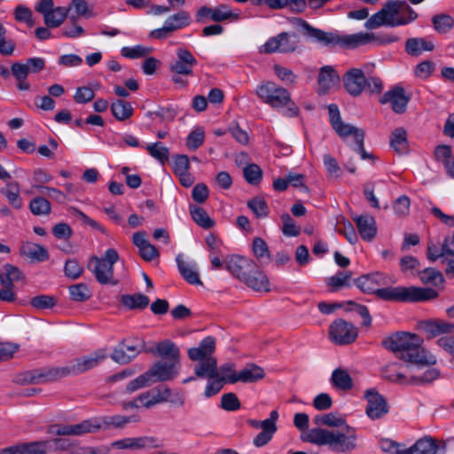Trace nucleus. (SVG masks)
Returning <instances> with one entry per match:
<instances>
[{"mask_svg":"<svg viewBox=\"0 0 454 454\" xmlns=\"http://www.w3.org/2000/svg\"><path fill=\"white\" fill-rule=\"evenodd\" d=\"M294 23L296 27L302 29L304 36L323 46L343 45L348 48L354 49L369 43L386 45L399 40L396 35L367 32H359L340 36L333 32H325L319 28H316L301 18L295 19Z\"/></svg>","mask_w":454,"mask_h":454,"instance_id":"obj_1","label":"nucleus"},{"mask_svg":"<svg viewBox=\"0 0 454 454\" xmlns=\"http://www.w3.org/2000/svg\"><path fill=\"white\" fill-rule=\"evenodd\" d=\"M151 51V48L140 44L133 47L125 46L121 50V53L123 57L132 59L146 57Z\"/></svg>","mask_w":454,"mask_h":454,"instance_id":"obj_55","label":"nucleus"},{"mask_svg":"<svg viewBox=\"0 0 454 454\" xmlns=\"http://www.w3.org/2000/svg\"><path fill=\"white\" fill-rule=\"evenodd\" d=\"M420 344L421 340L417 334L405 332L393 333L382 341L385 348L398 354V357L404 362L416 364L418 369L436 362L434 356L426 354Z\"/></svg>","mask_w":454,"mask_h":454,"instance_id":"obj_3","label":"nucleus"},{"mask_svg":"<svg viewBox=\"0 0 454 454\" xmlns=\"http://www.w3.org/2000/svg\"><path fill=\"white\" fill-rule=\"evenodd\" d=\"M256 95L263 103L274 108L286 107L285 114L286 116L294 117L299 113V108L292 101L288 90L275 82H262L257 87Z\"/></svg>","mask_w":454,"mask_h":454,"instance_id":"obj_7","label":"nucleus"},{"mask_svg":"<svg viewBox=\"0 0 454 454\" xmlns=\"http://www.w3.org/2000/svg\"><path fill=\"white\" fill-rule=\"evenodd\" d=\"M220 406L224 411H235L240 408V402L234 393H228L222 395Z\"/></svg>","mask_w":454,"mask_h":454,"instance_id":"obj_60","label":"nucleus"},{"mask_svg":"<svg viewBox=\"0 0 454 454\" xmlns=\"http://www.w3.org/2000/svg\"><path fill=\"white\" fill-rule=\"evenodd\" d=\"M340 77L333 66L319 69L317 84L319 93L325 94L340 82Z\"/></svg>","mask_w":454,"mask_h":454,"instance_id":"obj_25","label":"nucleus"},{"mask_svg":"<svg viewBox=\"0 0 454 454\" xmlns=\"http://www.w3.org/2000/svg\"><path fill=\"white\" fill-rule=\"evenodd\" d=\"M154 441L147 436L128 437L114 441L111 447L118 450H141L153 447Z\"/></svg>","mask_w":454,"mask_h":454,"instance_id":"obj_28","label":"nucleus"},{"mask_svg":"<svg viewBox=\"0 0 454 454\" xmlns=\"http://www.w3.org/2000/svg\"><path fill=\"white\" fill-rule=\"evenodd\" d=\"M215 349V339L212 336L204 338L196 348L188 349V356L191 360H202L215 358L212 354Z\"/></svg>","mask_w":454,"mask_h":454,"instance_id":"obj_27","label":"nucleus"},{"mask_svg":"<svg viewBox=\"0 0 454 454\" xmlns=\"http://www.w3.org/2000/svg\"><path fill=\"white\" fill-rule=\"evenodd\" d=\"M155 354L161 357V360L180 362V350L178 347L169 340L160 341L155 348Z\"/></svg>","mask_w":454,"mask_h":454,"instance_id":"obj_31","label":"nucleus"},{"mask_svg":"<svg viewBox=\"0 0 454 454\" xmlns=\"http://www.w3.org/2000/svg\"><path fill=\"white\" fill-rule=\"evenodd\" d=\"M404 5V2L389 0L385 5L379 11L385 21L387 22V27H398L403 26V22L398 21V14L400 11L403 9Z\"/></svg>","mask_w":454,"mask_h":454,"instance_id":"obj_29","label":"nucleus"},{"mask_svg":"<svg viewBox=\"0 0 454 454\" xmlns=\"http://www.w3.org/2000/svg\"><path fill=\"white\" fill-rule=\"evenodd\" d=\"M364 397L367 401L365 412L371 419H379L388 412V408L384 397L376 390H366Z\"/></svg>","mask_w":454,"mask_h":454,"instance_id":"obj_18","label":"nucleus"},{"mask_svg":"<svg viewBox=\"0 0 454 454\" xmlns=\"http://www.w3.org/2000/svg\"><path fill=\"white\" fill-rule=\"evenodd\" d=\"M314 423L317 426L342 427L346 424V421L334 413H326L317 415L314 418Z\"/></svg>","mask_w":454,"mask_h":454,"instance_id":"obj_52","label":"nucleus"},{"mask_svg":"<svg viewBox=\"0 0 454 454\" xmlns=\"http://www.w3.org/2000/svg\"><path fill=\"white\" fill-rule=\"evenodd\" d=\"M29 209L35 215H48L51 211V207L48 200L38 196L30 200Z\"/></svg>","mask_w":454,"mask_h":454,"instance_id":"obj_48","label":"nucleus"},{"mask_svg":"<svg viewBox=\"0 0 454 454\" xmlns=\"http://www.w3.org/2000/svg\"><path fill=\"white\" fill-rule=\"evenodd\" d=\"M253 252L258 260L269 261L270 254L266 242L261 238L253 240Z\"/></svg>","mask_w":454,"mask_h":454,"instance_id":"obj_58","label":"nucleus"},{"mask_svg":"<svg viewBox=\"0 0 454 454\" xmlns=\"http://www.w3.org/2000/svg\"><path fill=\"white\" fill-rule=\"evenodd\" d=\"M21 253L27 258L35 262H44L49 258V253L44 247L31 242H27L22 246Z\"/></svg>","mask_w":454,"mask_h":454,"instance_id":"obj_36","label":"nucleus"},{"mask_svg":"<svg viewBox=\"0 0 454 454\" xmlns=\"http://www.w3.org/2000/svg\"><path fill=\"white\" fill-rule=\"evenodd\" d=\"M65 275L72 279H77L83 272V268L75 259H68L64 267Z\"/></svg>","mask_w":454,"mask_h":454,"instance_id":"obj_64","label":"nucleus"},{"mask_svg":"<svg viewBox=\"0 0 454 454\" xmlns=\"http://www.w3.org/2000/svg\"><path fill=\"white\" fill-rule=\"evenodd\" d=\"M432 24L439 34H446L454 27V19L446 13H439L432 17Z\"/></svg>","mask_w":454,"mask_h":454,"instance_id":"obj_42","label":"nucleus"},{"mask_svg":"<svg viewBox=\"0 0 454 454\" xmlns=\"http://www.w3.org/2000/svg\"><path fill=\"white\" fill-rule=\"evenodd\" d=\"M176 263L181 276L191 285H202L195 264L184 262L181 255H177Z\"/></svg>","mask_w":454,"mask_h":454,"instance_id":"obj_35","label":"nucleus"},{"mask_svg":"<svg viewBox=\"0 0 454 454\" xmlns=\"http://www.w3.org/2000/svg\"><path fill=\"white\" fill-rule=\"evenodd\" d=\"M356 326L343 319L334 320L329 327V338L336 345L350 344L356 340Z\"/></svg>","mask_w":454,"mask_h":454,"instance_id":"obj_11","label":"nucleus"},{"mask_svg":"<svg viewBox=\"0 0 454 454\" xmlns=\"http://www.w3.org/2000/svg\"><path fill=\"white\" fill-rule=\"evenodd\" d=\"M283 222L282 232L288 237H296L300 234V228L295 224L294 221L288 214L281 215Z\"/></svg>","mask_w":454,"mask_h":454,"instance_id":"obj_61","label":"nucleus"},{"mask_svg":"<svg viewBox=\"0 0 454 454\" xmlns=\"http://www.w3.org/2000/svg\"><path fill=\"white\" fill-rule=\"evenodd\" d=\"M143 345L139 340H123L113 350L111 358L121 364L133 360L141 352Z\"/></svg>","mask_w":454,"mask_h":454,"instance_id":"obj_14","label":"nucleus"},{"mask_svg":"<svg viewBox=\"0 0 454 454\" xmlns=\"http://www.w3.org/2000/svg\"><path fill=\"white\" fill-rule=\"evenodd\" d=\"M302 440L317 445H328L332 450L340 453L351 452L358 446L356 428L347 424L341 430L313 428Z\"/></svg>","mask_w":454,"mask_h":454,"instance_id":"obj_4","label":"nucleus"},{"mask_svg":"<svg viewBox=\"0 0 454 454\" xmlns=\"http://www.w3.org/2000/svg\"><path fill=\"white\" fill-rule=\"evenodd\" d=\"M138 421V418L132 416H105L90 418L74 425L59 426L56 430L58 435H82L87 433H95L99 430L112 428H124L127 424Z\"/></svg>","mask_w":454,"mask_h":454,"instance_id":"obj_5","label":"nucleus"},{"mask_svg":"<svg viewBox=\"0 0 454 454\" xmlns=\"http://www.w3.org/2000/svg\"><path fill=\"white\" fill-rule=\"evenodd\" d=\"M190 15L187 12L181 11L169 16L164 22L163 27L154 29L151 32V36L154 38H165L171 32L184 27L190 24Z\"/></svg>","mask_w":454,"mask_h":454,"instance_id":"obj_15","label":"nucleus"},{"mask_svg":"<svg viewBox=\"0 0 454 454\" xmlns=\"http://www.w3.org/2000/svg\"><path fill=\"white\" fill-rule=\"evenodd\" d=\"M361 238L365 241H372L377 234V226L374 217L369 214H362L352 217Z\"/></svg>","mask_w":454,"mask_h":454,"instance_id":"obj_23","label":"nucleus"},{"mask_svg":"<svg viewBox=\"0 0 454 454\" xmlns=\"http://www.w3.org/2000/svg\"><path fill=\"white\" fill-rule=\"evenodd\" d=\"M148 153L161 163H165L169 157L168 148L162 143L157 142L145 145Z\"/></svg>","mask_w":454,"mask_h":454,"instance_id":"obj_51","label":"nucleus"},{"mask_svg":"<svg viewBox=\"0 0 454 454\" xmlns=\"http://www.w3.org/2000/svg\"><path fill=\"white\" fill-rule=\"evenodd\" d=\"M420 280L424 284H431L434 286H441L444 282L442 274L432 268H427L420 273Z\"/></svg>","mask_w":454,"mask_h":454,"instance_id":"obj_53","label":"nucleus"},{"mask_svg":"<svg viewBox=\"0 0 454 454\" xmlns=\"http://www.w3.org/2000/svg\"><path fill=\"white\" fill-rule=\"evenodd\" d=\"M299 38L295 33L281 32L275 36L269 38L259 48L260 53H291L297 50Z\"/></svg>","mask_w":454,"mask_h":454,"instance_id":"obj_9","label":"nucleus"},{"mask_svg":"<svg viewBox=\"0 0 454 454\" xmlns=\"http://www.w3.org/2000/svg\"><path fill=\"white\" fill-rule=\"evenodd\" d=\"M424 329L427 337L433 338L441 333L454 332V325L443 321H432L426 323Z\"/></svg>","mask_w":454,"mask_h":454,"instance_id":"obj_44","label":"nucleus"},{"mask_svg":"<svg viewBox=\"0 0 454 454\" xmlns=\"http://www.w3.org/2000/svg\"><path fill=\"white\" fill-rule=\"evenodd\" d=\"M190 213L193 221L200 226L209 229L214 226V221L208 216L207 213L200 207L190 206Z\"/></svg>","mask_w":454,"mask_h":454,"instance_id":"obj_49","label":"nucleus"},{"mask_svg":"<svg viewBox=\"0 0 454 454\" xmlns=\"http://www.w3.org/2000/svg\"><path fill=\"white\" fill-rule=\"evenodd\" d=\"M119 260V254L114 248H108L103 257L92 256L88 262V269L97 281L102 285H116L114 280V265Z\"/></svg>","mask_w":454,"mask_h":454,"instance_id":"obj_8","label":"nucleus"},{"mask_svg":"<svg viewBox=\"0 0 454 454\" xmlns=\"http://www.w3.org/2000/svg\"><path fill=\"white\" fill-rule=\"evenodd\" d=\"M180 362L160 360L154 363L147 371L153 382H163L174 380L178 376Z\"/></svg>","mask_w":454,"mask_h":454,"instance_id":"obj_12","label":"nucleus"},{"mask_svg":"<svg viewBox=\"0 0 454 454\" xmlns=\"http://www.w3.org/2000/svg\"><path fill=\"white\" fill-rule=\"evenodd\" d=\"M197 65L195 57L186 49L179 48L176 51V59L169 64L171 74L192 75L193 67Z\"/></svg>","mask_w":454,"mask_h":454,"instance_id":"obj_17","label":"nucleus"},{"mask_svg":"<svg viewBox=\"0 0 454 454\" xmlns=\"http://www.w3.org/2000/svg\"><path fill=\"white\" fill-rule=\"evenodd\" d=\"M70 298L74 301L82 302L91 297V291L86 284L79 283L69 286Z\"/></svg>","mask_w":454,"mask_h":454,"instance_id":"obj_50","label":"nucleus"},{"mask_svg":"<svg viewBox=\"0 0 454 454\" xmlns=\"http://www.w3.org/2000/svg\"><path fill=\"white\" fill-rule=\"evenodd\" d=\"M14 18L19 22L26 23L29 27L35 25L32 11L25 5H18L14 11Z\"/></svg>","mask_w":454,"mask_h":454,"instance_id":"obj_59","label":"nucleus"},{"mask_svg":"<svg viewBox=\"0 0 454 454\" xmlns=\"http://www.w3.org/2000/svg\"><path fill=\"white\" fill-rule=\"evenodd\" d=\"M434 156L444 166L445 169L447 163L454 161V157L451 156V147L449 145H438L434 150Z\"/></svg>","mask_w":454,"mask_h":454,"instance_id":"obj_63","label":"nucleus"},{"mask_svg":"<svg viewBox=\"0 0 454 454\" xmlns=\"http://www.w3.org/2000/svg\"><path fill=\"white\" fill-rule=\"evenodd\" d=\"M365 75L360 68L348 69L342 77L346 91L352 97L360 96L364 91Z\"/></svg>","mask_w":454,"mask_h":454,"instance_id":"obj_19","label":"nucleus"},{"mask_svg":"<svg viewBox=\"0 0 454 454\" xmlns=\"http://www.w3.org/2000/svg\"><path fill=\"white\" fill-rule=\"evenodd\" d=\"M21 454H46V443L43 442H32L20 443Z\"/></svg>","mask_w":454,"mask_h":454,"instance_id":"obj_62","label":"nucleus"},{"mask_svg":"<svg viewBox=\"0 0 454 454\" xmlns=\"http://www.w3.org/2000/svg\"><path fill=\"white\" fill-rule=\"evenodd\" d=\"M243 283L256 292L268 293L270 290V280L267 275L259 269L254 262V269L246 276Z\"/></svg>","mask_w":454,"mask_h":454,"instance_id":"obj_24","label":"nucleus"},{"mask_svg":"<svg viewBox=\"0 0 454 454\" xmlns=\"http://www.w3.org/2000/svg\"><path fill=\"white\" fill-rule=\"evenodd\" d=\"M1 193L5 196L8 202L14 208H21L22 200L20 195V185L17 182L7 183L6 185L1 189Z\"/></svg>","mask_w":454,"mask_h":454,"instance_id":"obj_38","label":"nucleus"},{"mask_svg":"<svg viewBox=\"0 0 454 454\" xmlns=\"http://www.w3.org/2000/svg\"><path fill=\"white\" fill-rule=\"evenodd\" d=\"M336 224L337 231L344 235L350 244H355L358 240L357 235L352 223L344 216L338 217Z\"/></svg>","mask_w":454,"mask_h":454,"instance_id":"obj_46","label":"nucleus"},{"mask_svg":"<svg viewBox=\"0 0 454 454\" xmlns=\"http://www.w3.org/2000/svg\"><path fill=\"white\" fill-rule=\"evenodd\" d=\"M327 108L330 123L340 137L345 138L348 136H353L355 142H356L358 140V135L364 134V130L361 129H358L351 124L345 123L341 120L340 113L337 105L331 104Z\"/></svg>","mask_w":454,"mask_h":454,"instance_id":"obj_13","label":"nucleus"},{"mask_svg":"<svg viewBox=\"0 0 454 454\" xmlns=\"http://www.w3.org/2000/svg\"><path fill=\"white\" fill-rule=\"evenodd\" d=\"M35 9L43 16L44 24L48 27H59L67 16L65 7H54L53 0H39Z\"/></svg>","mask_w":454,"mask_h":454,"instance_id":"obj_10","label":"nucleus"},{"mask_svg":"<svg viewBox=\"0 0 454 454\" xmlns=\"http://www.w3.org/2000/svg\"><path fill=\"white\" fill-rule=\"evenodd\" d=\"M352 277L351 271H339L326 280L327 286L333 292H336L344 286H349V280Z\"/></svg>","mask_w":454,"mask_h":454,"instance_id":"obj_45","label":"nucleus"},{"mask_svg":"<svg viewBox=\"0 0 454 454\" xmlns=\"http://www.w3.org/2000/svg\"><path fill=\"white\" fill-rule=\"evenodd\" d=\"M405 454H443L432 438H421L412 446L405 449Z\"/></svg>","mask_w":454,"mask_h":454,"instance_id":"obj_32","label":"nucleus"},{"mask_svg":"<svg viewBox=\"0 0 454 454\" xmlns=\"http://www.w3.org/2000/svg\"><path fill=\"white\" fill-rule=\"evenodd\" d=\"M333 385L341 390H349L353 387V380L348 372L343 369H335L331 377Z\"/></svg>","mask_w":454,"mask_h":454,"instance_id":"obj_39","label":"nucleus"},{"mask_svg":"<svg viewBox=\"0 0 454 454\" xmlns=\"http://www.w3.org/2000/svg\"><path fill=\"white\" fill-rule=\"evenodd\" d=\"M206 244L208 247V257L211 262V268L214 270H221L223 267V243L214 234H209L206 238Z\"/></svg>","mask_w":454,"mask_h":454,"instance_id":"obj_26","label":"nucleus"},{"mask_svg":"<svg viewBox=\"0 0 454 454\" xmlns=\"http://www.w3.org/2000/svg\"><path fill=\"white\" fill-rule=\"evenodd\" d=\"M246 181L250 184H257L262 178V171L256 164H248L243 169Z\"/></svg>","mask_w":454,"mask_h":454,"instance_id":"obj_57","label":"nucleus"},{"mask_svg":"<svg viewBox=\"0 0 454 454\" xmlns=\"http://www.w3.org/2000/svg\"><path fill=\"white\" fill-rule=\"evenodd\" d=\"M4 272L0 273V283L3 286H13V283L23 279L22 272L12 264H5Z\"/></svg>","mask_w":454,"mask_h":454,"instance_id":"obj_40","label":"nucleus"},{"mask_svg":"<svg viewBox=\"0 0 454 454\" xmlns=\"http://www.w3.org/2000/svg\"><path fill=\"white\" fill-rule=\"evenodd\" d=\"M410 98L406 96L403 88L395 86L392 90L387 91L380 102L381 104L389 103L392 110L396 114H403L407 108Z\"/></svg>","mask_w":454,"mask_h":454,"instance_id":"obj_21","label":"nucleus"},{"mask_svg":"<svg viewBox=\"0 0 454 454\" xmlns=\"http://www.w3.org/2000/svg\"><path fill=\"white\" fill-rule=\"evenodd\" d=\"M381 274L379 272L367 274L357 278L355 280L356 286L364 293L374 294L379 289L377 286L380 285Z\"/></svg>","mask_w":454,"mask_h":454,"instance_id":"obj_34","label":"nucleus"},{"mask_svg":"<svg viewBox=\"0 0 454 454\" xmlns=\"http://www.w3.org/2000/svg\"><path fill=\"white\" fill-rule=\"evenodd\" d=\"M418 368L416 364L407 363L405 364L399 363H391L387 364L383 371L385 379L394 382H403L404 380L411 379L412 371Z\"/></svg>","mask_w":454,"mask_h":454,"instance_id":"obj_22","label":"nucleus"},{"mask_svg":"<svg viewBox=\"0 0 454 454\" xmlns=\"http://www.w3.org/2000/svg\"><path fill=\"white\" fill-rule=\"evenodd\" d=\"M121 302L129 309H145L149 304V298L141 294H125L121 296Z\"/></svg>","mask_w":454,"mask_h":454,"instance_id":"obj_47","label":"nucleus"},{"mask_svg":"<svg viewBox=\"0 0 454 454\" xmlns=\"http://www.w3.org/2000/svg\"><path fill=\"white\" fill-rule=\"evenodd\" d=\"M247 207L258 218L267 217L269 215V207L262 198H254L247 202Z\"/></svg>","mask_w":454,"mask_h":454,"instance_id":"obj_56","label":"nucleus"},{"mask_svg":"<svg viewBox=\"0 0 454 454\" xmlns=\"http://www.w3.org/2000/svg\"><path fill=\"white\" fill-rule=\"evenodd\" d=\"M264 376L265 372L262 367L254 364H249L239 372L237 376L231 378L230 381L231 383H254L262 380Z\"/></svg>","mask_w":454,"mask_h":454,"instance_id":"obj_30","label":"nucleus"},{"mask_svg":"<svg viewBox=\"0 0 454 454\" xmlns=\"http://www.w3.org/2000/svg\"><path fill=\"white\" fill-rule=\"evenodd\" d=\"M223 265L233 277L243 282L246 276L254 269V261L233 254L224 260Z\"/></svg>","mask_w":454,"mask_h":454,"instance_id":"obj_16","label":"nucleus"},{"mask_svg":"<svg viewBox=\"0 0 454 454\" xmlns=\"http://www.w3.org/2000/svg\"><path fill=\"white\" fill-rule=\"evenodd\" d=\"M376 296L387 301L418 302L433 300L438 296V293L429 287L399 286L380 288L376 291Z\"/></svg>","mask_w":454,"mask_h":454,"instance_id":"obj_6","label":"nucleus"},{"mask_svg":"<svg viewBox=\"0 0 454 454\" xmlns=\"http://www.w3.org/2000/svg\"><path fill=\"white\" fill-rule=\"evenodd\" d=\"M205 132L202 127H197L192 130L186 138V146L191 151L198 149L204 142Z\"/></svg>","mask_w":454,"mask_h":454,"instance_id":"obj_54","label":"nucleus"},{"mask_svg":"<svg viewBox=\"0 0 454 454\" xmlns=\"http://www.w3.org/2000/svg\"><path fill=\"white\" fill-rule=\"evenodd\" d=\"M106 357V349L100 348L89 355L70 361L64 366L41 368L27 372L25 374L24 380L30 384H41L58 380L71 375H78L97 367Z\"/></svg>","mask_w":454,"mask_h":454,"instance_id":"obj_2","label":"nucleus"},{"mask_svg":"<svg viewBox=\"0 0 454 454\" xmlns=\"http://www.w3.org/2000/svg\"><path fill=\"white\" fill-rule=\"evenodd\" d=\"M111 111L118 121H125L133 114V107L129 102L118 99L112 103Z\"/></svg>","mask_w":454,"mask_h":454,"instance_id":"obj_41","label":"nucleus"},{"mask_svg":"<svg viewBox=\"0 0 454 454\" xmlns=\"http://www.w3.org/2000/svg\"><path fill=\"white\" fill-rule=\"evenodd\" d=\"M434 48V43L424 38H410L405 43V51L411 56H419L423 51H432Z\"/></svg>","mask_w":454,"mask_h":454,"instance_id":"obj_37","label":"nucleus"},{"mask_svg":"<svg viewBox=\"0 0 454 454\" xmlns=\"http://www.w3.org/2000/svg\"><path fill=\"white\" fill-rule=\"evenodd\" d=\"M197 361L199 363L194 367V372L197 377L215 379L219 376L215 358H208Z\"/></svg>","mask_w":454,"mask_h":454,"instance_id":"obj_33","label":"nucleus"},{"mask_svg":"<svg viewBox=\"0 0 454 454\" xmlns=\"http://www.w3.org/2000/svg\"><path fill=\"white\" fill-rule=\"evenodd\" d=\"M391 147L398 153H406L408 150L407 134L404 129H395L390 138Z\"/></svg>","mask_w":454,"mask_h":454,"instance_id":"obj_43","label":"nucleus"},{"mask_svg":"<svg viewBox=\"0 0 454 454\" xmlns=\"http://www.w3.org/2000/svg\"><path fill=\"white\" fill-rule=\"evenodd\" d=\"M231 18L237 20L238 14H234L226 4H219L215 8L202 6L198 10L196 14L198 22H204L206 19H209L215 22H221Z\"/></svg>","mask_w":454,"mask_h":454,"instance_id":"obj_20","label":"nucleus"}]
</instances>
